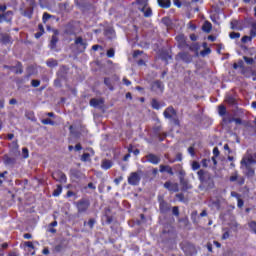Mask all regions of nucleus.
I'll list each match as a JSON object with an SVG mask.
<instances>
[{
  "instance_id": "64",
  "label": "nucleus",
  "mask_w": 256,
  "mask_h": 256,
  "mask_svg": "<svg viewBox=\"0 0 256 256\" xmlns=\"http://www.w3.org/2000/svg\"><path fill=\"white\" fill-rule=\"evenodd\" d=\"M243 205H245V202L243 201V199L238 198V207H239V209H241L243 207Z\"/></svg>"
},
{
  "instance_id": "53",
  "label": "nucleus",
  "mask_w": 256,
  "mask_h": 256,
  "mask_svg": "<svg viewBox=\"0 0 256 256\" xmlns=\"http://www.w3.org/2000/svg\"><path fill=\"white\" fill-rule=\"evenodd\" d=\"M242 43H248V41H252V37L250 36H244L241 39Z\"/></svg>"
},
{
  "instance_id": "52",
  "label": "nucleus",
  "mask_w": 256,
  "mask_h": 256,
  "mask_svg": "<svg viewBox=\"0 0 256 256\" xmlns=\"http://www.w3.org/2000/svg\"><path fill=\"white\" fill-rule=\"evenodd\" d=\"M188 153H190V155H191L192 157H195V147L190 146V147L188 148Z\"/></svg>"
},
{
  "instance_id": "16",
  "label": "nucleus",
  "mask_w": 256,
  "mask_h": 256,
  "mask_svg": "<svg viewBox=\"0 0 256 256\" xmlns=\"http://www.w3.org/2000/svg\"><path fill=\"white\" fill-rule=\"evenodd\" d=\"M13 17V11H7L4 14L0 15V23H3V21H6V23H11Z\"/></svg>"
},
{
  "instance_id": "5",
  "label": "nucleus",
  "mask_w": 256,
  "mask_h": 256,
  "mask_svg": "<svg viewBox=\"0 0 256 256\" xmlns=\"http://www.w3.org/2000/svg\"><path fill=\"white\" fill-rule=\"evenodd\" d=\"M159 211L162 215H167L171 211V204H169L163 196H158Z\"/></svg>"
},
{
  "instance_id": "3",
  "label": "nucleus",
  "mask_w": 256,
  "mask_h": 256,
  "mask_svg": "<svg viewBox=\"0 0 256 256\" xmlns=\"http://www.w3.org/2000/svg\"><path fill=\"white\" fill-rule=\"evenodd\" d=\"M163 115H164L165 119H169V121H171V123H174V125H176V127H181V121H179V117L177 116V110H175V108H173V106L167 107L164 110Z\"/></svg>"
},
{
  "instance_id": "49",
  "label": "nucleus",
  "mask_w": 256,
  "mask_h": 256,
  "mask_svg": "<svg viewBox=\"0 0 256 256\" xmlns=\"http://www.w3.org/2000/svg\"><path fill=\"white\" fill-rule=\"evenodd\" d=\"M31 85H32V87H39L41 85V81L34 79L31 81Z\"/></svg>"
},
{
  "instance_id": "63",
  "label": "nucleus",
  "mask_w": 256,
  "mask_h": 256,
  "mask_svg": "<svg viewBox=\"0 0 256 256\" xmlns=\"http://www.w3.org/2000/svg\"><path fill=\"white\" fill-rule=\"evenodd\" d=\"M219 154H220L219 148L215 147V148L213 149V155H214V157H219Z\"/></svg>"
},
{
  "instance_id": "61",
  "label": "nucleus",
  "mask_w": 256,
  "mask_h": 256,
  "mask_svg": "<svg viewBox=\"0 0 256 256\" xmlns=\"http://www.w3.org/2000/svg\"><path fill=\"white\" fill-rule=\"evenodd\" d=\"M157 137H159V141H163L165 139V137H167V133H163V134H156Z\"/></svg>"
},
{
  "instance_id": "30",
  "label": "nucleus",
  "mask_w": 256,
  "mask_h": 256,
  "mask_svg": "<svg viewBox=\"0 0 256 256\" xmlns=\"http://www.w3.org/2000/svg\"><path fill=\"white\" fill-rule=\"evenodd\" d=\"M151 106L153 109H156V110L161 109V105L159 104V101H157V99L155 98L152 99Z\"/></svg>"
},
{
  "instance_id": "17",
  "label": "nucleus",
  "mask_w": 256,
  "mask_h": 256,
  "mask_svg": "<svg viewBox=\"0 0 256 256\" xmlns=\"http://www.w3.org/2000/svg\"><path fill=\"white\" fill-rule=\"evenodd\" d=\"M3 161H4L5 165H8V167H13V165H15V163H17V159L11 158L7 155H4Z\"/></svg>"
},
{
  "instance_id": "8",
  "label": "nucleus",
  "mask_w": 256,
  "mask_h": 256,
  "mask_svg": "<svg viewBox=\"0 0 256 256\" xmlns=\"http://www.w3.org/2000/svg\"><path fill=\"white\" fill-rule=\"evenodd\" d=\"M57 43H59V30L54 29L53 35L49 44L51 51H57Z\"/></svg>"
},
{
  "instance_id": "47",
  "label": "nucleus",
  "mask_w": 256,
  "mask_h": 256,
  "mask_svg": "<svg viewBox=\"0 0 256 256\" xmlns=\"http://www.w3.org/2000/svg\"><path fill=\"white\" fill-rule=\"evenodd\" d=\"M31 15H33V8H29L27 11L24 12V16L31 19Z\"/></svg>"
},
{
  "instance_id": "44",
  "label": "nucleus",
  "mask_w": 256,
  "mask_h": 256,
  "mask_svg": "<svg viewBox=\"0 0 256 256\" xmlns=\"http://www.w3.org/2000/svg\"><path fill=\"white\" fill-rule=\"evenodd\" d=\"M106 55H107V57H109V58L115 57V49L110 48V49L107 51Z\"/></svg>"
},
{
  "instance_id": "15",
  "label": "nucleus",
  "mask_w": 256,
  "mask_h": 256,
  "mask_svg": "<svg viewBox=\"0 0 256 256\" xmlns=\"http://www.w3.org/2000/svg\"><path fill=\"white\" fill-rule=\"evenodd\" d=\"M90 107H94L95 109H99V107L103 106L105 103V100L103 98L97 99V98H92L90 99Z\"/></svg>"
},
{
  "instance_id": "58",
  "label": "nucleus",
  "mask_w": 256,
  "mask_h": 256,
  "mask_svg": "<svg viewBox=\"0 0 256 256\" xmlns=\"http://www.w3.org/2000/svg\"><path fill=\"white\" fill-rule=\"evenodd\" d=\"M91 157V155L89 153H84L81 157V161H87V159Z\"/></svg>"
},
{
  "instance_id": "13",
  "label": "nucleus",
  "mask_w": 256,
  "mask_h": 256,
  "mask_svg": "<svg viewBox=\"0 0 256 256\" xmlns=\"http://www.w3.org/2000/svg\"><path fill=\"white\" fill-rule=\"evenodd\" d=\"M177 59H180L184 63H191L193 61V56L189 52H180L176 56Z\"/></svg>"
},
{
  "instance_id": "19",
  "label": "nucleus",
  "mask_w": 256,
  "mask_h": 256,
  "mask_svg": "<svg viewBox=\"0 0 256 256\" xmlns=\"http://www.w3.org/2000/svg\"><path fill=\"white\" fill-rule=\"evenodd\" d=\"M176 39H178L179 41L178 47H180V49H185L189 47V44H187V41H185V38H183V36H177Z\"/></svg>"
},
{
  "instance_id": "12",
  "label": "nucleus",
  "mask_w": 256,
  "mask_h": 256,
  "mask_svg": "<svg viewBox=\"0 0 256 256\" xmlns=\"http://www.w3.org/2000/svg\"><path fill=\"white\" fill-rule=\"evenodd\" d=\"M164 189H167L171 193H179V184L167 181L164 183Z\"/></svg>"
},
{
  "instance_id": "54",
  "label": "nucleus",
  "mask_w": 256,
  "mask_h": 256,
  "mask_svg": "<svg viewBox=\"0 0 256 256\" xmlns=\"http://www.w3.org/2000/svg\"><path fill=\"white\" fill-rule=\"evenodd\" d=\"M153 131H154L155 135L161 134V126L154 127Z\"/></svg>"
},
{
  "instance_id": "27",
  "label": "nucleus",
  "mask_w": 256,
  "mask_h": 256,
  "mask_svg": "<svg viewBox=\"0 0 256 256\" xmlns=\"http://www.w3.org/2000/svg\"><path fill=\"white\" fill-rule=\"evenodd\" d=\"M75 43L76 45H81V47H83V51H85V49L87 48V43L83 42L82 37L76 38Z\"/></svg>"
},
{
  "instance_id": "22",
  "label": "nucleus",
  "mask_w": 256,
  "mask_h": 256,
  "mask_svg": "<svg viewBox=\"0 0 256 256\" xmlns=\"http://www.w3.org/2000/svg\"><path fill=\"white\" fill-rule=\"evenodd\" d=\"M109 213H111V209L106 208L105 209L106 223H108V225H111V223H113V216L109 215Z\"/></svg>"
},
{
  "instance_id": "43",
  "label": "nucleus",
  "mask_w": 256,
  "mask_h": 256,
  "mask_svg": "<svg viewBox=\"0 0 256 256\" xmlns=\"http://www.w3.org/2000/svg\"><path fill=\"white\" fill-rule=\"evenodd\" d=\"M241 37V33L239 32H231L230 33V39H239Z\"/></svg>"
},
{
  "instance_id": "37",
  "label": "nucleus",
  "mask_w": 256,
  "mask_h": 256,
  "mask_svg": "<svg viewBox=\"0 0 256 256\" xmlns=\"http://www.w3.org/2000/svg\"><path fill=\"white\" fill-rule=\"evenodd\" d=\"M225 101L228 105H235V98H233V96L226 97Z\"/></svg>"
},
{
  "instance_id": "41",
  "label": "nucleus",
  "mask_w": 256,
  "mask_h": 256,
  "mask_svg": "<svg viewBox=\"0 0 256 256\" xmlns=\"http://www.w3.org/2000/svg\"><path fill=\"white\" fill-rule=\"evenodd\" d=\"M243 59H244L245 63H247V65H253V63H255V60L253 58L244 56Z\"/></svg>"
},
{
  "instance_id": "20",
  "label": "nucleus",
  "mask_w": 256,
  "mask_h": 256,
  "mask_svg": "<svg viewBox=\"0 0 256 256\" xmlns=\"http://www.w3.org/2000/svg\"><path fill=\"white\" fill-rule=\"evenodd\" d=\"M211 29H213V25L211 24V22H204L202 26V31H204V33H211Z\"/></svg>"
},
{
  "instance_id": "46",
  "label": "nucleus",
  "mask_w": 256,
  "mask_h": 256,
  "mask_svg": "<svg viewBox=\"0 0 256 256\" xmlns=\"http://www.w3.org/2000/svg\"><path fill=\"white\" fill-rule=\"evenodd\" d=\"M199 44L198 43H194L191 46H189L190 51H199Z\"/></svg>"
},
{
  "instance_id": "57",
  "label": "nucleus",
  "mask_w": 256,
  "mask_h": 256,
  "mask_svg": "<svg viewBox=\"0 0 256 256\" xmlns=\"http://www.w3.org/2000/svg\"><path fill=\"white\" fill-rule=\"evenodd\" d=\"M95 223H96V221L93 218L88 221V225H89L90 229H93Z\"/></svg>"
},
{
  "instance_id": "55",
  "label": "nucleus",
  "mask_w": 256,
  "mask_h": 256,
  "mask_svg": "<svg viewBox=\"0 0 256 256\" xmlns=\"http://www.w3.org/2000/svg\"><path fill=\"white\" fill-rule=\"evenodd\" d=\"M239 176L237 175V173H234V175L230 176V181L233 183L235 181H238Z\"/></svg>"
},
{
  "instance_id": "32",
  "label": "nucleus",
  "mask_w": 256,
  "mask_h": 256,
  "mask_svg": "<svg viewBox=\"0 0 256 256\" xmlns=\"http://www.w3.org/2000/svg\"><path fill=\"white\" fill-rule=\"evenodd\" d=\"M104 85H106V87H108V89H110V91H113V84L111 83V79L110 78H105L104 79Z\"/></svg>"
},
{
  "instance_id": "35",
  "label": "nucleus",
  "mask_w": 256,
  "mask_h": 256,
  "mask_svg": "<svg viewBox=\"0 0 256 256\" xmlns=\"http://www.w3.org/2000/svg\"><path fill=\"white\" fill-rule=\"evenodd\" d=\"M161 59H163V61H169V59H171V55L167 51L162 52L161 53Z\"/></svg>"
},
{
  "instance_id": "39",
  "label": "nucleus",
  "mask_w": 256,
  "mask_h": 256,
  "mask_svg": "<svg viewBox=\"0 0 256 256\" xmlns=\"http://www.w3.org/2000/svg\"><path fill=\"white\" fill-rule=\"evenodd\" d=\"M162 23L163 25H165L166 27H170L171 26V19L165 17V18H162Z\"/></svg>"
},
{
  "instance_id": "21",
  "label": "nucleus",
  "mask_w": 256,
  "mask_h": 256,
  "mask_svg": "<svg viewBox=\"0 0 256 256\" xmlns=\"http://www.w3.org/2000/svg\"><path fill=\"white\" fill-rule=\"evenodd\" d=\"M158 4L162 7V9H169L171 7V0H157Z\"/></svg>"
},
{
  "instance_id": "26",
  "label": "nucleus",
  "mask_w": 256,
  "mask_h": 256,
  "mask_svg": "<svg viewBox=\"0 0 256 256\" xmlns=\"http://www.w3.org/2000/svg\"><path fill=\"white\" fill-rule=\"evenodd\" d=\"M63 191V186L57 185V188L53 191V197H59Z\"/></svg>"
},
{
  "instance_id": "59",
  "label": "nucleus",
  "mask_w": 256,
  "mask_h": 256,
  "mask_svg": "<svg viewBox=\"0 0 256 256\" xmlns=\"http://www.w3.org/2000/svg\"><path fill=\"white\" fill-rule=\"evenodd\" d=\"M201 163H202V166H203V167H205V168L209 167V164H208V163H209V160H207V159L204 158V159H202Z\"/></svg>"
},
{
  "instance_id": "40",
  "label": "nucleus",
  "mask_w": 256,
  "mask_h": 256,
  "mask_svg": "<svg viewBox=\"0 0 256 256\" xmlns=\"http://www.w3.org/2000/svg\"><path fill=\"white\" fill-rule=\"evenodd\" d=\"M51 17H53L51 14H49L47 12L44 13L43 17H42L43 23H47V21H49V19H51Z\"/></svg>"
},
{
  "instance_id": "45",
  "label": "nucleus",
  "mask_w": 256,
  "mask_h": 256,
  "mask_svg": "<svg viewBox=\"0 0 256 256\" xmlns=\"http://www.w3.org/2000/svg\"><path fill=\"white\" fill-rule=\"evenodd\" d=\"M248 225H249L251 231H253V233L256 234V222L255 221H251Z\"/></svg>"
},
{
  "instance_id": "51",
  "label": "nucleus",
  "mask_w": 256,
  "mask_h": 256,
  "mask_svg": "<svg viewBox=\"0 0 256 256\" xmlns=\"http://www.w3.org/2000/svg\"><path fill=\"white\" fill-rule=\"evenodd\" d=\"M22 153H23L24 159H27V157H29V149L23 148Z\"/></svg>"
},
{
  "instance_id": "2",
  "label": "nucleus",
  "mask_w": 256,
  "mask_h": 256,
  "mask_svg": "<svg viewBox=\"0 0 256 256\" xmlns=\"http://www.w3.org/2000/svg\"><path fill=\"white\" fill-rule=\"evenodd\" d=\"M69 74V67L62 65L56 73V79L54 80V87L61 89L63 87V81H67V75Z\"/></svg>"
},
{
  "instance_id": "7",
  "label": "nucleus",
  "mask_w": 256,
  "mask_h": 256,
  "mask_svg": "<svg viewBox=\"0 0 256 256\" xmlns=\"http://www.w3.org/2000/svg\"><path fill=\"white\" fill-rule=\"evenodd\" d=\"M141 171L132 172L130 176L128 177V183L129 185H132L133 187H137L139 183L141 182Z\"/></svg>"
},
{
  "instance_id": "29",
  "label": "nucleus",
  "mask_w": 256,
  "mask_h": 256,
  "mask_svg": "<svg viewBox=\"0 0 256 256\" xmlns=\"http://www.w3.org/2000/svg\"><path fill=\"white\" fill-rule=\"evenodd\" d=\"M142 13H144V17H151L153 15V11L151 8H147L145 10V7L141 9Z\"/></svg>"
},
{
  "instance_id": "34",
  "label": "nucleus",
  "mask_w": 256,
  "mask_h": 256,
  "mask_svg": "<svg viewBox=\"0 0 256 256\" xmlns=\"http://www.w3.org/2000/svg\"><path fill=\"white\" fill-rule=\"evenodd\" d=\"M218 113L221 117H223L225 115V113H227V108H225L224 105H220L218 107Z\"/></svg>"
},
{
  "instance_id": "42",
  "label": "nucleus",
  "mask_w": 256,
  "mask_h": 256,
  "mask_svg": "<svg viewBox=\"0 0 256 256\" xmlns=\"http://www.w3.org/2000/svg\"><path fill=\"white\" fill-rule=\"evenodd\" d=\"M172 215H174V217H179V206H174L172 208Z\"/></svg>"
},
{
  "instance_id": "18",
  "label": "nucleus",
  "mask_w": 256,
  "mask_h": 256,
  "mask_svg": "<svg viewBox=\"0 0 256 256\" xmlns=\"http://www.w3.org/2000/svg\"><path fill=\"white\" fill-rule=\"evenodd\" d=\"M160 173H168V175H174L173 168L169 165H160Z\"/></svg>"
},
{
  "instance_id": "60",
  "label": "nucleus",
  "mask_w": 256,
  "mask_h": 256,
  "mask_svg": "<svg viewBox=\"0 0 256 256\" xmlns=\"http://www.w3.org/2000/svg\"><path fill=\"white\" fill-rule=\"evenodd\" d=\"M231 197H235L236 199H241V194L237 193V192H231Z\"/></svg>"
},
{
  "instance_id": "6",
  "label": "nucleus",
  "mask_w": 256,
  "mask_h": 256,
  "mask_svg": "<svg viewBox=\"0 0 256 256\" xmlns=\"http://www.w3.org/2000/svg\"><path fill=\"white\" fill-rule=\"evenodd\" d=\"M91 206V202H89L88 199H81L78 202H76V207L78 210V213H87V210L89 209V207Z\"/></svg>"
},
{
  "instance_id": "4",
  "label": "nucleus",
  "mask_w": 256,
  "mask_h": 256,
  "mask_svg": "<svg viewBox=\"0 0 256 256\" xmlns=\"http://www.w3.org/2000/svg\"><path fill=\"white\" fill-rule=\"evenodd\" d=\"M241 165L245 166L247 170L246 175L248 177H253V175H255V170L253 169V167H255L256 165V160L253 159V156L244 157L241 160Z\"/></svg>"
},
{
  "instance_id": "24",
  "label": "nucleus",
  "mask_w": 256,
  "mask_h": 256,
  "mask_svg": "<svg viewBox=\"0 0 256 256\" xmlns=\"http://www.w3.org/2000/svg\"><path fill=\"white\" fill-rule=\"evenodd\" d=\"M1 43H3V45H9V43H11V36L2 34Z\"/></svg>"
},
{
  "instance_id": "23",
  "label": "nucleus",
  "mask_w": 256,
  "mask_h": 256,
  "mask_svg": "<svg viewBox=\"0 0 256 256\" xmlns=\"http://www.w3.org/2000/svg\"><path fill=\"white\" fill-rule=\"evenodd\" d=\"M102 169H111V167H113V162H111V160H103L102 164H101Z\"/></svg>"
},
{
  "instance_id": "10",
  "label": "nucleus",
  "mask_w": 256,
  "mask_h": 256,
  "mask_svg": "<svg viewBox=\"0 0 256 256\" xmlns=\"http://www.w3.org/2000/svg\"><path fill=\"white\" fill-rule=\"evenodd\" d=\"M163 82L157 80L154 81L151 85V91H153L154 93H156V95H161V93H163Z\"/></svg>"
},
{
  "instance_id": "33",
  "label": "nucleus",
  "mask_w": 256,
  "mask_h": 256,
  "mask_svg": "<svg viewBox=\"0 0 256 256\" xmlns=\"http://www.w3.org/2000/svg\"><path fill=\"white\" fill-rule=\"evenodd\" d=\"M234 118L231 115H227L223 118V123L229 125V123H233Z\"/></svg>"
},
{
  "instance_id": "36",
  "label": "nucleus",
  "mask_w": 256,
  "mask_h": 256,
  "mask_svg": "<svg viewBox=\"0 0 256 256\" xmlns=\"http://www.w3.org/2000/svg\"><path fill=\"white\" fill-rule=\"evenodd\" d=\"M41 123H42L43 125H55V121H53V120H51V119H49V118L43 119V120L41 121Z\"/></svg>"
},
{
  "instance_id": "48",
  "label": "nucleus",
  "mask_w": 256,
  "mask_h": 256,
  "mask_svg": "<svg viewBox=\"0 0 256 256\" xmlns=\"http://www.w3.org/2000/svg\"><path fill=\"white\" fill-rule=\"evenodd\" d=\"M200 168H201V165L199 164V162L194 161V162L192 163V169H193V171H197V169H200Z\"/></svg>"
},
{
  "instance_id": "31",
  "label": "nucleus",
  "mask_w": 256,
  "mask_h": 256,
  "mask_svg": "<svg viewBox=\"0 0 256 256\" xmlns=\"http://www.w3.org/2000/svg\"><path fill=\"white\" fill-rule=\"evenodd\" d=\"M198 217H199V214L197 213V210H195L191 213V219H192L193 223H199Z\"/></svg>"
},
{
  "instance_id": "38",
  "label": "nucleus",
  "mask_w": 256,
  "mask_h": 256,
  "mask_svg": "<svg viewBox=\"0 0 256 256\" xmlns=\"http://www.w3.org/2000/svg\"><path fill=\"white\" fill-rule=\"evenodd\" d=\"M230 25H231V29H233V30L239 29V21H237V20H232Z\"/></svg>"
},
{
  "instance_id": "56",
  "label": "nucleus",
  "mask_w": 256,
  "mask_h": 256,
  "mask_svg": "<svg viewBox=\"0 0 256 256\" xmlns=\"http://www.w3.org/2000/svg\"><path fill=\"white\" fill-rule=\"evenodd\" d=\"M179 179H180V185H189V181H187L185 178L179 177Z\"/></svg>"
},
{
  "instance_id": "28",
  "label": "nucleus",
  "mask_w": 256,
  "mask_h": 256,
  "mask_svg": "<svg viewBox=\"0 0 256 256\" xmlns=\"http://www.w3.org/2000/svg\"><path fill=\"white\" fill-rule=\"evenodd\" d=\"M46 64L48 67L53 68V67H57V65H59V62H57V60L55 59H49L47 60Z\"/></svg>"
},
{
  "instance_id": "14",
  "label": "nucleus",
  "mask_w": 256,
  "mask_h": 256,
  "mask_svg": "<svg viewBox=\"0 0 256 256\" xmlns=\"http://www.w3.org/2000/svg\"><path fill=\"white\" fill-rule=\"evenodd\" d=\"M4 69H9L10 71H14V73L21 75L23 73V66L21 62H17L16 66H4Z\"/></svg>"
},
{
  "instance_id": "62",
  "label": "nucleus",
  "mask_w": 256,
  "mask_h": 256,
  "mask_svg": "<svg viewBox=\"0 0 256 256\" xmlns=\"http://www.w3.org/2000/svg\"><path fill=\"white\" fill-rule=\"evenodd\" d=\"M139 55H143V51L135 50L134 53H133V57H139Z\"/></svg>"
},
{
  "instance_id": "1",
  "label": "nucleus",
  "mask_w": 256,
  "mask_h": 256,
  "mask_svg": "<svg viewBox=\"0 0 256 256\" xmlns=\"http://www.w3.org/2000/svg\"><path fill=\"white\" fill-rule=\"evenodd\" d=\"M197 175L200 181L199 189L201 191H211V189H215V180L211 173L205 170H199Z\"/></svg>"
},
{
  "instance_id": "11",
  "label": "nucleus",
  "mask_w": 256,
  "mask_h": 256,
  "mask_svg": "<svg viewBox=\"0 0 256 256\" xmlns=\"http://www.w3.org/2000/svg\"><path fill=\"white\" fill-rule=\"evenodd\" d=\"M145 159L148 163H151L152 165H159V163H161V157L153 154V153H149L145 156Z\"/></svg>"
},
{
  "instance_id": "50",
  "label": "nucleus",
  "mask_w": 256,
  "mask_h": 256,
  "mask_svg": "<svg viewBox=\"0 0 256 256\" xmlns=\"http://www.w3.org/2000/svg\"><path fill=\"white\" fill-rule=\"evenodd\" d=\"M211 53V48H206L203 51H201L202 57H205V55H209Z\"/></svg>"
},
{
  "instance_id": "25",
  "label": "nucleus",
  "mask_w": 256,
  "mask_h": 256,
  "mask_svg": "<svg viewBox=\"0 0 256 256\" xmlns=\"http://www.w3.org/2000/svg\"><path fill=\"white\" fill-rule=\"evenodd\" d=\"M11 151L14 155H20L21 152H19V144H17V142H12Z\"/></svg>"
},
{
  "instance_id": "9",
  "label": "nucleus",
  "mask_w": 256,
  "mask_h": 256,
  "mask_svg": "<svg viewBox=\"0 0 256 256\" xmlns=\"http://www.w3.org/2000/svg\"><path fill=\"white\" fill-rule=\"evenodd\" d=\"M52 177L53 179H55V181H58L59 183H67V176L61 170H57L52 173Z\"/></svg>"
}]
</instances>
